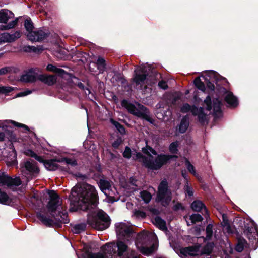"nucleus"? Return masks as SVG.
I'll return each mask as SVG.
<instances>
[{"mask_svg": "<svg viewBox=\"0 0 258 258\" xmlns=\"http://www.w3.org/2000/svg\"><path fill=\"white\" fill-rule=\"evenodd\" d=\"M71 212L87 211L95 209L99 203V196L95 187L85 183L80 187H74L69 195Z\"/></svg>", "mask_w": 258, "mask_h": 258, "instance_id": "obj_1", "label": "nucleus"}, {"mask_svg": "<svg viewBox=\"0 0 258 258\" xmlns=\"http://www.w3.org/2000/svg\"><path fill=\"white\" fill-rule=\"evenodd\" d=\"M152 234L145 230L137 234L135 243L137 247L145 255H149L155 250Z\"/></svg>", "mask_w": 258, "mask_h": 258, "instance_id": "obj_2", "label": "nucleus"}, {"mask_svg": "<svg viewBox=\"0 0 258 258\" xmlns=\"http://www.w3.org/2000/svg\"><path fill=\"white\" fill-rule=\"evenodd\" d=\"M121 105L125 108L131 114L138 118L146 120L151 124H154L155 120L150 115L149 109L143 105L139 104V108L126 99H123L121 101Z\"/></svg>", "mask_w": 258, "mask_h": 258, "instance_id": "obj_3", "label": "nucleus"}, {"mask_svg": "<svg viewBox=\"0 0 258 258\" xmlns=\"http://www.w3.org/2000/svg\"><path fill=\"white\" fill-rule=\"evenodd\" d=\"M51 214L54 218L55 221L53 219L47 217L40 212L36 213V217L44 225L49 227L54 225L60 228L63 224L69 222V219L68 217V215L67 212L63 213V212L59 211L55 215L54 213H51Z\"/></svg>", "mask_w": 258, "mask_h": 258, "instance_id": "obj_4", "label": "nucleus"}, {"mask_svg": "<svg viewBox=\"0 0 258 258\" xmlns=\"http://www.w3.org/2000/svg\"><path fill=\"white\" fill-rule=\"evenodd\" d=\"M172 199V190L166 179L164 178L160 182L156 194V201L160 203L163 207H168Z\"/></svg>", "mask_w": 258, "mask_h": 258, "instance_id": "obj_5", "label": "nucleus"}, {"mask_svg": "<svg viewBox=\"0 0 258 258\" xmlns=\"http://www.w3.org/2000/svg\"><path fill=\"white\" fill-rule=\"evenodd\" d=\"M87 223L92 228L98 230H103L109 227L111 219L105 212L101 210L96 215L88 217Z\"/></svg>", "mask_w": 258, "mask_h": 258, "instance_id": "obj_6", "label": "nucleus"}, {"mask_svg": "<svg viewBox=\"0 0 258 258\" xmlns=\"http://www.w3.org/2000/svg\"><path fill=\"white\" fill-rule=\"evenodd\" d=\"M207 88L210 91H213L216 84L217 88H220V86L225 84H228L226 78L220 75L217 72L211 70L208 72L207 74L204 77Z\"/></svg>", "mask_w": 258, "mask_h": 258, "instance_id": "obj_7", "label": "nucleus"}, {"mask_svg": "<svg viewBox=\"0 0 258 258\" xmlns=\"http://www.w3.org/2000/svg\"><path fill=\"white\" fill-rule=\"evenodd\" d=\"M24 25L27 31V37L31 41H40L48 36V34L42 30L34 31V26L30 18L24 21Z\"/></svg>", "mask_w": 258, "mask_h": 258, "instance_id": "obj_8", "label": "nucleus"}, {"mask_svg": "<svg viewBox=\"0 0 258 258\" xmlns=\"http://www.w3.org/2000/svg\"><path fill=\"white\" fill-rule=\"evenodd\" d=\"M154 161L149 159V163L147 164V168L152 170H158L160 169L164 165L170 163L172 160L176 161L178 156L176 155H169L160 154L157 155Z\"/></svg>", "mask_w": 258, "mask_h": 258, "instance_id": "obj_9", "label": "nucleus"}, {"mask_svg": "<svg viewBox=\"0 0 258 258\" xmlns=\"http://www.w3.org/2000/svg\"><path fill=\"white\" fill-rule=\"evenodd\" d=\"M10 124L13 125L15 126L18 127H21L25 130L24 132L26 133L29 132L30 129L28 126L25 124L20 123L11 120H6L3 121H0V127H2L3 130L4 131L5 136H7L8 138H10L11 140H14L16 139V135L14 133L13 128L10 125Z\"/></svg>", "mask_w": 258, "mask_h": 258, "instance_id": "obj_10", "label": "nucleus"}, {"mask_svg": "<svg viewBox=\"0 0 258 258\" xmlns=\"http://www.w3.org/2000/svg\"><path fill=\"white\" fill-rule=\"evenodd\" d=\"M151 74H152V75H150L144 68L136 69L134 71L133 82L135 83L136 85H142L144 84L145 81L150 77H151L152 79H155L157 78V76H161V75L157 73L155 70L152 71Z\"/></svg>", "mask_w": 258, "mask_h": 258, "instance_id": "obj_11", "label": "nucleus"}, {"mask_svg": "<svg viewBox=\"0 0 258 258\" xmlns=\"http://www.w3.org/2000/svg\"><path fill=\"white\" fill-rule=\"evenodd\" d=\"M117 236L124 240L129 241L135 233L133 229L125 223H119L115 225Z\"/></svg>", "mask_w": 258, "mask_h": 258, "instance_id": "obj_12", "label": "nucleus"}, {"mask_svg": "<svg viewBox=\"0 0 258 258\" xmlns=\"http://www.w3.org/2000/svg\"><path fill=\"white\" fill-rule=\"evenodd\" d=\"M48 194L49 196V201L46 207L51 214L54 213L58 208L61 206V202L60 201V197L55 191L52 190H49Z\"/></svg>", "mask_w": 258, "mask_h": 258, "instance_id": "obj_13", "label": "nucleus"}, {"mask_svg": "<svg viewBox=\"0 0 258 258\" xmlns=\"http://www.w3.org/2000/svg\"><path fill=\"white\" fill-rule=\"evenodd\" d=\"M101 249L106 258H117L115 242L106 243L101 247Z\"/></svg>", "mask_w": 258, "mask_h": 258, "instance_id": "obj_14", "label": "nucleus"}, {"mask_svg": "<svg viewBox=\"0 0 258 258\" xmlns=\"http://www.w3.org/2000/svg\"><path fill=\"white\" fill-rule=\"evenodd\" d=\"M43 161L40 162L43 164L45 168L48 171H55L60 167V165L56 163V162H60L59 160L54 159H44L42 157Z\"/></svg>", "mask_w": 258, "mask_h": 258, "instance_id": "obj_15", "label": "nucleus"}, {"mask_svg": "<svg viewBox=\"0 0 258 258\" xmlns=\"http://www.w3.org/2000/svg\"><path fill=\"white\" fill-rule=\"evenodd\" d=\"M192 210L196 212H202V214L206 217L209 216L208 211L205 205L200 200H195L191 204Z\"/></svg>", "mask_w": 258, "mask_h": 258, "instance_id": "obj_16", "label": "nucleus"}, {"mask_svg": "<svg viewBox=\"0 0 258 258\" xmlns=\"http://www.w3.org/2000/svg\"><path fill=\"white\" fill-rule=\"evenodd\" d=\"M222 88H224L225 93H227L224 97L225 101L232 107L235 108L237 107L238 105L237 98L234 95L232 92L226 90L224 87H222Z\"/></svg>", "mask_w": 258, "mask_h": 258, "instance_id": "obj_17", "label": "nucleus"}, {"mask_svg": "<svg viewBox=\"0 0 258 258\" xmlns=\"http://www.w3.org/2000/svg\"><path fill=\"white\" fill-rule=\"evenodd\" d=\"M222 102L219 98H216L213 100V110L214 118H219L222 116L221 110Z\"/></svg>", "mask_w": 258, "mask_h": 258, "instance_id": "obj_18", "label": "nucleus"}, {"mask_svg": "<svg viewBox=\"0 0 258 258\" xmlns=\"http://www.w3.org/2000/svg\"><path fill=\"white\" fill-rule=\"evenodd\" d=\"M253 230V228L251 226H249V224L248 223H245L244 224V228H243V231L244 233L246 235L247 237L249 239H252L254 240L256 239V236H258V228L257 226L255 227L254 230L256 231V233H254L253 235H252V230Z\"/></svg>", "mask_w": 258, "mask_h": 258, "instance_id": "obj_19", "label": "nucleus"}, {"mask_svg": "<svg viewBox=\"0 0 258 258\" xmlns=\"http://www.w3.org/2000/svg\"><path fill=\"white\" fill-rule=\"evenodd\" d=\"M56 77L54 75L41 74L38 76V80L48 85H53L56 82Z\"/></svg>", "mask_w": 258, "mask_h": 258, "instance_id": "obj_20", "label": "nucleus"}, {"mask_svg": "<svg viewBox=\"0 0 258 258\" xmlns=\"http://www.w3.org/2000/svg\"><path fill=\"white\" fill-rule=\"evenodd\" d=\"M37 163L34 162V163L29 161H27L24 163V167L27 171L33 175H37L40 171L39 168L36 165Z\"/></svg>", "mask_w": 258, "mask_h": 258, "instance_id": "obj_21", "label": "nucleus"}, {"mask_svg": "<svg viewBox=\"0 0 258 258\" xmlns=\"http://www.w3.org/2000/svg\"><path fill=\"white\" fill-rule=\"evenodd\" d=\"M13 13L7 10L2 9L0 10V23L7 24L8 20L13 17Z\"/></svg>", "mask_w": 258, "mask_h": 258, "instance_id": "obj_22", "label": "nucleus"}, {"mask_svg": "<svg viewBox=\"0 0 258 258\" xmlns=\"http://www.w3.org/2000/svg\"><path fill=\"white\" fill-rule=\"evenodd\" d=\"M22 50L25 52H34L35 53H41L44 50L43 45H38L35 47L34 46L25 45L22 48Z\"/></svg>", "mask_w": 258, "mask_h": 258, "instance_id": "obj_23", "label": "nucleus"}, {"mask_svg": "<svg viewBox=\"0 0 258 258\" xmlns=\"http://www.w3.org/2000/svg\"><path fill=\"white\" fill-rule=\"evenodd\" d=\"M38 77L35 75L29 74L25 71V74L22 75L20 77V81L23 83H35Z\"/></svg>", "mask_w": 258, "mask_h": 258, "instance_id": "obj_24", "label": "nucleus"}, {"mask_svg": "<svg viewBox=\"0 0 258 258\" xmlns=\"http://www.w3.org/2000/svg\"><path fill=\"white\" fill-rule=\"evenodd\" d=\"M115 246L117 256L119 258L123 255V253L126 251L128 248L127 245L121 241H118L115 243Z\"/></svg>", "mask_w": 258, "mask_h": 258, "instance_id": "obj_25", "label": "nucleus"}, {"mask_svg": "<svg viewBox=\"0 0 258 258\" xmlns=\"http://www.w3.org/2000/svg\"><path fill=\"white\" fill-rule=\"evenodd\" d=\"M90 247H86L85 248L84 254L86 258H106V256H105L103 253L100 252L93 253L90 251Z\"/></svg>", "mask_w": 258, "mask_h": 258, "instance_id": "obj_26", "label": "nucleus"}, {"mask_svg": "<svg viewBox=\"0 0 258 258\" xmlns=\"http://www.w3.org/2000/svg\"><path fill=\"white\" fill-rule=\"evenodd\" d=\"M95 63L100 73H102L106 70V62L103 57L98 56L96 60Z\"/></svg>", "mask_w": 258, "mask_h": 258, "instance_id": "obj_27", "label": "nucleus"}, {"mask_svg": "<svg viewBox=\"0 0 258 258\" xmlns=\"http://www.w3.org/2000/svg\"><path fill=\"white\" fill-rule=\"evenodd\" d=\"M112 79L116 81L118 86H126L127 84V81L125 79L122 73H118L115 74L113 77Z\"/></svg>", "mask_w": 258, "mask_h": 258, "instance_id": "obj_28", "label": "nucleus"}, {"mask_svg": "<svg viewBox=\"0 0 258 258\" xmlns=\"http://www.w3.org/2000/svg\"><path fill=\"white\" fill-rule=\"evenodd\" d=\"M46 69L48 71L56 73L60 77H63L65 74H67L66 72L60 68H57L55 66L52 64H48L47 66Z\"/></svg>", "mask_w": 258, "mask_h": 258, "instance_id": "obj_29", "label": "nucleus"}, {"mask_svg": "<svg viewBox=\"0 0 258 258\" xmlns=\"http://www.w3.org/2000/svg\"><path fill=\"white\" fill-rule=\"evenodd\" d=\"M247 244L246 240L242 236H240L237 238V243L235 246V249L238 252H242L244 247Z\"/></svg>", "mask_w": 258, "mask_h": 258, "instance_id": "obj_30", "label": "nucleus"}, {"mask_svg": "<svg viewBox=\"0 0 258 258\" xmlns=\"http://www.w3.org/2000/svg\"><path fill=\"white\" fill-rule=\"evenodd\" d=\"M189 120L186 116L183 117L179 125V132L181 134L185 133L189 126Z\"/></svg>", "mask_w": 258, "mask_h": 258, "instance_id": "obj_31", "label": "nucleus"}, {"mask_svg": "<svg viewBox=\"0 0 258 258\" xmlns=\"http://www.w3.org/2000/svg\"><path fill=\"white\" fill-rule=\"evenodd\" d=\"M138 159L139 160V161H142L144 166L147 168V164L149 163V158L143 155L141 153L137 152L136 154V156L133 157V160L136 161Z\"/></svg>", "mask_w": 258, "mask_h": 258, "instance_id": "obj_32", "label": "nucleus"}, {"mask_svg": "<svg viewBox=\"0 0 258 258\" xmlns=\"http://www.w3.org/2000/svg\"><path fill=\"white\" fill-rule=\"evenodd\" d=\"M12 202V199L5 192L0 189V204L9 205Z\"/></svg>", "mask_w": 258, "mask_h": 258, "instance_id": "obj_33", "label": "nucleus"}, {"mask_svg": "<svg viewBox=\"0 0 258 258\" xmlns=\"http://www.w3.org/2000/svg\"><path fill=\"white\" fill-rule=\"evenodd\" d=\"M98 184L100 190L103 192H105L106 190H109L111 187L109 181L102 179L99 180Z\"/></svg>", "mask_w": 258, "mask_h": 258, "instance_id": "obj_34", "label": "nucleus"}, {"mask_svg": "<svg viewBox=\"0 0 258 258\" xmlns=\"http://www.w3.org/2000/svg\"><path fill=\"white\" fill-rule=\"evenodd\" d=\"M110 122L114 126L118 132L121 135H124L126 134V130L124 126L119 122L114 120L113 119H110Z\"/></svg>", "mask_w": 258, "mask_h": 258, "instance_id": "obj_35", "label": "nucleus"}, {"mask_svg": "<svg viewBox=\"0 0 258 258\" xmlns=\"http://www.w3.org/2000/svg\"><path fill=\"white\" fill-rule=\"evenodd\" d=\"M213 225L212 224H209L207 225L206 228V236L205 237H202L204 239V241L205 242L206 241H209L211 240L212 236H213Z\"/></svg>", "mask_w": 258, "mask_h": 258, "instance_id": "obj_36", "label": "nucleus"}, {"mask_svg": "<svg viewBox=\"0 0 258 258\" xmlns=\"http://www.w3.org/2000/svg\"><path fill=\"white\" fill-rule=\"evenodd\" d=\"M156 224L159 227V228L162 230H167L166 223L164 220L159 216H157L155 218Z\"/></svg>", "mask_w": 258, "mask_h": 258, "instance_id": "obj_37", "label": "nucleus"}, {"mask_svg": "<svg viewBox=\"0 0 258 258\" xmlns=\"http://www.w3.org/2000/svg\"><path fill=\"white\" fill-rule=\"evenodd\" d=\"M24 153L26 155L28 156H30L31 157L34 158L38 162H42V156H38L36 153H35L31 149H27L25 151Z\"/></svg>", "mask_w": 258, "mask_h": 258, "instance_id": "obj_38", "label": "nucleus"}, {"mask_svg": "<svg viewBox=\"0 0 258 258\" xmlns=\"http://www.w3.org/2000/svg\"><path fill=\"white\" fill-rule=\"evenodd\" d=\"M86 227V225L84 223L76 224L73 227L72 231L74 233L78 234L84 231Z\"/></svg>", "mask_w": 258, "mask_h": 258, "instance_id": "obj_39", "label": "nucleus"}, {"mask_svg": "<svg viewBox=\"0 0 258 258\" xmlns=\"http://www.w3.org/2000/svg\"><path fill=\"white\" fill-rule=\"evenodd\" d=\"M10 176L6 174L4 172L0 173V186L3 185H7L8 186L9 184Z\"/></svg>", "mask_w": 258, "mask_h": 258, "instance_id": "obj_40", "label": "nucleus"}, {"mask_svg": "<svg viewBox=\"0 0 258 258\" xmlns=\"http://www.w3.org/2000/svg\"><path fill=\"white\" fill-rule=\"evenodd\" d=\"M194 83L196 87L198 88L199 90H201L203 92L205 91L206 89L205 84L201 81L200 77H197L194 79Z\"/></svg>", "mask_w": 258, "mask_h": 258, "instance_id": "obj_41", "label": "nucleus"}, {"mask_svg": "<svg viewBox=\"0 0 258 258\" xmlns=\"http://www.w3.org/2000/svg\"><path fill=\"white\" fill-rule=\"evenodd\" d=\"M141 198L146 204L150 202L152 198V195L148 191L143 190L140 192Z\"/></svg>", "mask_w": 258, "mask_h": 258, "instance_id": "obj_42", "label": "nucleus"}, {"mask_svg": "<svg viewBox=\"0 0 258 258\" xmlns=\"http://www.w3.org/2000/svg\"><path fill=\"white\" fill-rule=\"evenodd\" d=\"M201 112L197 115L198 120L202 125H204L207 121V114L204 112V109H200Z\"/></svg>", "mask_w": 258, "mask_h": 258, "instance_id": "obj_43", "label": "nucleus"}, {"mask_svg": "<svg viewBox=\"0 0 258 258\" xmlns=\"http://www.w3.org/2000/svg\"><path fill=\"white\" fill-rule=\"evenodd\" d=\"M214 244L213 242H209L205 245L202 249V253L205 254L210 255L213 250Z\"/></svg>", "mask_w": 258, "mask_h": 258, "instance_id": "obj_44", "label": "nucleus"}, {"mask_svg": "<svg viewBox=\"0 0 258 258\" xmlns=\"http://www.w3.org/2000/svg\"><path fill=\"white\" fill-rule=\"evenodd\" d=\"M22 184V181L21 179L19 177H16L14 178L10 177L9 180V184L8 185V187L15 186H18Z\"/></svg>", "mask_w": 258, "mask_h": 258, "instance_id": "obj_45", "label": "nucleus"}, {"mask_svg": "<svg viewBox=\"0 0 258 258\" xmlns=\"http://www.w3.org/2000/svg\"><path fill=\"white\" fill-rule=\"evenodd\" d=\"M178 143L177 141L171 143L169 147V151L174 154H177L178 152Z\"/></svg>", "mask_w": 258, "mask_h": 258, "instance_id": "obj_46", "label": "nucleus"}, {"mask_svg": "<svg viewBox=\"0 0 258 258\" xmlns=\"http://www.w3.org/2000/svg\"><path fill=\"white\" fill-rule=\"evenodd\" d=\"M190 219L192 223H196V222H201L203 220V218L200 214L197 213L192 214L190 216Z\"/></svg>", "mask_w": 258, "mask_h": 258, "instance_id": "obj_47", "label": "nucleus"}, {"mask_svg": "<svg viewBox=\"0 0 258 258\" xmlns=\"http://www.w3.org/2000/svg\"><path fill=\"white\" fill-rule=\"evenodd\" d=\"M185 163L188 171L192 174H195L196 170L195 167L191 164L189 160L186 158H185Z\"/></svg>", "mask_w": 258, "mask_h": 258, "instance_id": "obj_48", "label": "nucleus"}, {"mask_svg": "<svg viewBox=\"0 0 258 258\" xmlns=\"http://www.w3.org/2000/svg\"><path fill=\"white\" fill-rule=\"evenodd\" d=\"M1 40L5 42H13L12 40V36L10 34L8 33H5L1 34Z\"/></svg>", "mask_w": 258, "mask_h": 258, "instance_id": "obj_49", "label": "nucleus"}, {"mask_svg": "<svg viewBox=\"0 0 258 258\" xmlns=\"http://www.w3.org/2000/svg\"><path fill=\"white\" fill-rule=\"evenodd\" d=\"M14 90V88L9 86L0 87V94H7Z\"/></svg>", "mask_w": 258, "mask_h": 258, "instance_id": "obj_50", "label": "nucleus"}, {"mask_svg": "<svg viewBox=\"0 0 258 258\" xmlns=\"http://www.w3.org/2000/svg\"><path fill=\"white\" fill-rule=\"evenodd\" d=\"M123 140L121 137H118L112 143V147L115 149H118L119 146L122 143Z\"/></svg>", "mask_w": 258, "mask_h": 258, "instance_id": "obj_51", "label": "nucleus"}, {"mask_svg": "<svg viewBox=\"0 0 258 258\" xmlns=\"http://www.w3.org/2000/svg\"><path fill=\"white\" fill-rule=\"evenodd\" d=\"M192 106L189 105L188 103H184L180 108L181 112L183 113H187L191 110Z\"/></svg>", "mask_w": 258, "mask_h": 258, "instance_id": "obj_52", "label": "nucleus"}, {"mask_svg": "<svg viewBox=\"0 0 258 258\" xmlns=\"http://www.w3.org/2000/svg\"><path fill=\"white\" fill-rule=\"evenodd\" d=\"M123 157L126 159H130L132 157V151L128 146H126L122 153Z\"/></svg>", "mask_w": 258, "mask_h": 258, "instance_id": "obj_53", "label": "nucleus"}, {"mask_svg": "<svg viewBox=\"0 0 258 258\" xmlns=\"http://www.w3.org/2000/svg\"><path fill=\"white\" fill-rule=\"evenodd\" d=\"M63 161H64L68 165H70L72 166H75L77 165V161L75 159L70 158H64Z\"/></svg>", "mask_w": 258, "mask_h": 258, "instance_id": "obj_54", "label": "nucleus"}, {"mask_svg": "<svg viewBox=\"0 0 258 258\" xmlns=\"http://www.w3.org/2000/svg\"><path fill=\"white\" fill-rule=\"evenodd\" d=\"M18 23V20L16 19L15 20H13L9 23L7 25L4 26L5 29H10L14 28Z\"/></svg>", "mask_w": 258, "mask_h": 258, "instance_id": "obj_55", "label": "nucleus"}, {"mask_svg": "<svg viewBox=\"0 0 258 258\" xmlns=\"http://www.w3.org/2000/svg\"><path fill=\"white\" fill-rule=\"evenodd\" d=\"M203 109V107H197L195 105H192L191 107V110H190V112L192 113V114L194 116H197V115L201 112L200 109Z\"/></svg>", "mask_w": 258, "mask_h": 258, "instance_id": "obj_56", "label": "nucleus"}, {"mask_svg": "<svg viewBox=\"0 0 258 258\" xmlns=\"http://www.w3.org/2000/svg\"><path fill=\"white\" fill-rule=\"evenodd\" d=\"M32 92L31 90H27L23 92H21L18 93L16 95V97H23L27 96L30 94H31Z\"/></svg>", "mask_w": 258, "mask_h": 258, "instance_id": "obj_57", "label": "nucleus"}, {"mask_svg": "<svg viewBox=\"0 0 258 258\" xmlns=\"http://www.w3.org/2000/svg\"><path fill=\"white\" fill-rule=\"evenodd\" d=\"M158 86L164 90H166L168 88V86L165 81L161 80L158 82Z\"/></svg>", "mask_w": 258, "mask_h": 258, "instance_id": "obj_58", "label": "nucleus"}, {"mask_svg": "<svg viewBox=\"0 0 258 258\" xmlns=\"http://www.w3.org/2000/svg\"><path fill=\"white\" fill-rule=\"evenodd\" d=\"M39 71V69L37 68H31L26 70L25 72L29 73V74L35 75L36 77L38 75L37 72Z\"/></svg>", "mask_w": 258, "mask_h": 258, "instance_id": "obj_59", "label": "nucleus"}, {"mask_svg": "<svg viewBox=\"0 0 258 258\" xmlns=\"http://www.w3.org/2000/svg\"><path fill=\"white\" fill-rule=\"evenodd\" d=\"M11 35L12 36V40L13 42L15 41L21 36V33L19 31H16L13 34H11Z\"/></svg>", "mask_w": 258, "mask_h": 258, "instance_id": "obj_60", "label": "nucleus"}, {"mask_svg": "<svg viewBox=\"0 0 258 258\" xmlns=\"http://www.w3.org/2000/svg\"><path fill=\"white\" fill-rule=\"evenodd\" d=\"M222 219H223L222 225L224 227L226 226V227H230V224H229L228 220L227 219V216L225 214H223L222 215Z\"/></svg>", "mask_w": 258, "mask_h": 258, "instance_id": "obj_61", "label": "nucleus"}, {"mask_svg": "<svg viewBox=\"0 0 258 258\" xmlns=\"http://www.w3.org/2000/svg\"><path fill=\"white\" fill-rule=\"evenodd\" d=\"M187 249V248L186 247L181 249L180 250L181 254L185 256H187L188 255H190V256L194 255V253H189Z\"/></svg>", "mask_w": 258, "mask_h": 258, "instance_id": "obj_62", "label": "nucleus"}, {"mask_svg": "<svg viewBox=\"0 0 258 258\" xmlns=\"http://www.w3.org/2000/svg\"><path fill=\"white\" fill-rule=\"evenodd\" d=\"M173 209L175 211H177L180 209L184 210V208L181 203H177L176 204L174 205Z\"/></svg>", "mask_w": 258, "mask_h": 258, "instance_id": "obj_63", "label": "nucleus"}, {"mask_svg": "<svg viewBox=\"0 0 258 258\" xmlns=\"http://www.w3.org/2000/svg\"><path fill=\"white\" fill-rule=\"evenodd\" d=\"M185 191L188 194V195L190 197L194 195V191L191 187H190L189 185H186L185 187Z\"/></svg>", "mask_w": 258, "mask_h": 258, "instance_id": "obj_64", "label": "nucleus"}]
</instances>
